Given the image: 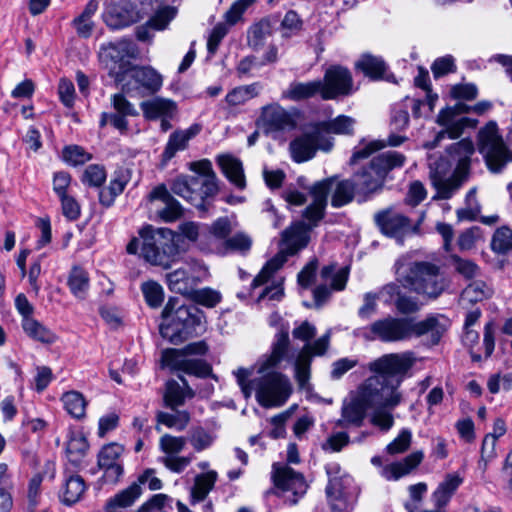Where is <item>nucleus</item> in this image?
Here are the masks:
<instances>
[{"instance_id":"obj_16","label":"nucleus","mask_w":512,"mask_h":512,"mask_svg":"<svg viewBox=\"0 0 512 512\" xmlns=\"http://www.w3.org/2000/svg\"><path fill=\"white\" fill-rule=\"evenodd\" d=\"M491 103L481 101L473 107L464 103H457L453 107L442 109L437 117V123L445 128H475L478 121L464 116L473 109L478 114H483L491 108Z\"/></svg>"},{"instance_id":"obj_23","label":"nucleus","mask_w":512,"mask_h":512,"mask_svg":"<svg viewBox=\"0 0 512 512\" xmlns=\"http://www.w3.org/2000/svg\"><path fill=\"white\" fill-rule=\"evenodd\" d=\"M332 180L325 179L312 185L309 192L313 198L312 203L303 211V217L315 226L323 217L327 205V196L332 188Z\"/></svg>"},{"instance_id":"obj_2","label":"nucleus","mask_w":512,"mask_h":512,"mask_svg":"<svg viewBox=\"0 0 512 512\" xmlns=\"http://www.w3.org/2000/svg\"><path fill=\"white\" fill-rule=\"evenodd\" d=\"M200 235L199 225L195 222L180 224L178 232L168 228L145 227L142 232L143 258L152 265L169 268L180 254L187 250L185 239L199 242Z\"/></svg>"},{"instance_id":"obj_26","label":"nucleus","mask_w":512,"mask_h":512,"mask_svg":"<svg viewBox=\"0 0 512 512\" xmlns=\"http://www.w3.org/2000/svg\"><path fill=\"white\" fill-rule=\"evenodd\" d=\"M132 171L128 167H119L114 171L109 185L101 188L99 191V202L105 206L110 207L117 196L123 193L126 185L130 182Z\"/></svg>"},{"instance_id":"obj_57","label":"nucleus","mask_w":512,"mask_h":512,"mask_svg":"<svg viewBox=\"0 0 512 512\" xmlns=\"http://www.w3.org/2000/svg\"><path fill=\"white\" fill-rule=\"evenodd\" d=\"M256 0H236L232 3L228 11L224 14L225 24L229 27L243 21V15Z\"/></svg>"},{"instance_id":"obj_6","label":"nucleus","mask_w":512,"mask_h":512,"mask_svg":"<svg viewBox=\"0 0 512 512\" xmlns=\"http://www.w3.org/2000/svg\"><path fill=\"white\" fill-rule=\"evenodd\" d=\"M283 247L273 258H271L253 279V289L267 284L273 275L284 265L287 257L294 255L298 250L308 243L307 227L304 223L298 222L282 233Z\"/></svg>"},{"instance_id":"obj_50","label":"nucleus","mask_w":512,"mask_h":512,"mask_svg":"<svg viewBox=\"0 0 512 512\" xmlns=\"http://www.w3.org/2000/svg\"><path fill=\"white\" fill-rule=\"evenodd\" d=\"M196 135V130H175L169 138L163 157L170 160L177 151L186 148L187 143Z\"/></svg>"},{"instance_id":"obj_14","label":"nucleus","mask_w":512,"mask_h":512,"mask_svg":"<svg viewBox=\"0 0 512 512\" xmlns=\"http://www.w3.org/2000/svg\"><path fill=\"white\" fill-rule=\"evenodd\" d=\"M303 120L300 110L285 109L278 103H271L261 108L256 125L258 128H296Z\"/></svg>"},{"instance_id":"obj_44","label":"nucleus","mask_w":512,"mask_h":512,"mask_svg":"<svg viewBox=\"0 0 512 512\" xmlns=\"http://www.w3.org/2000/svg\"><path fill=\"white\" fill-rule=\"evenodd\" d=\"M197 176L180 175L178 176L171 185V190L174 194L184 198L196 206V198L198 184Z\"/></svg>"},{"instance_id":"obj_12","label":"nucleus","mask_w":512,"mask_h":512,"mask_svg":"<svg viewBox=\"0 0 512 512\" xmlns=\"http://www.w3.org/2000/svg\"><path fill=\"white\" fill-rule=\"evenodd\" d=\"M354 87L351 72L344 66L331 65L321 80V98L325 100L338 99L353 94Z\"/></svg>"},{"instance_id":"obj_4","label":"nucleus","mask_w":512,"mask_h":512,"mask_svg":"<svg viewBox=\"0 0 512 512\" xmlns=\"http://www.w3.org/2000/svg\"><path fill=\"white\" fill-rule=\"evenodd\" d=\"M398 281L404 288L431 299L438 298L448 287L441 268L430 262H414L404 274L397 269Z\"/></svg>"},{"instance_id":"obj_13","label":"nucleus","mask_w":512,"mask_h":512,"mask_svg":"<svg viewBox=\"0 0 512 512\" xmlns=\"http://www.w3.org/2000/svg\"><path fill=\"white\" fill-rule=\"evenodd\" d=\"M320 277L322 283L312 291L316 308L322 307L330 299L332 292L345 289L349 278V268L337 269L335 264H330L321 269Z\"/></svg>"},{"instance_id":"obj_39","label":"nucleus","mask_w":512,"mask_h":512,"mask_svg":"<svg viewBox=\"0 0 512 512\" xmlns=\"http://www.w3.org/2000/svg\"><path fill=\"white\" fill-rule=\"evenodd\" d=\"M272 33L273 30L270 20L262 18L248 28L247 44L251 49L258 51L263 48L266 40Z\"/></svg>"},{"instance_id":"obj_51","label":"nucleus","mask_w":512,"mask_h":512,"mask_svg":"<svg viewBox=\"0 0 512 512\" xmlns=\"http://www.w3.org/2000/svg\"><path fill=\"white\" fill-rule=\"evenodd\" d=\"M260 89L261 85L257 82L249 85L238 86L226 95L225 100L230 106L242 105L248 100L256 97L259 94Z\"/></svg>"},{"instance_id":"obj_1","label":"nucleus","mask_w":512,"mask_h":512,"mask_svg":"<svg viewBox=\"0 0 512 512\" xmlns=\"http://www.w3.org/2000/svg\"><path fill=\"white\" fill-rule=\"evenodd\" d=\"M417 358L411 351L385 354L369 363L374 375L368 377L358 388L370 407L396 408L403 402L400 387Z\"/></svg>"},{"instance_id":"obj_18","label":"nucleus","mask_w":512,"mask_h":512,"mask_svg":"<svg viewBox=\"0 0 512 512\" xmlns=\"http://www.w3.org/2000/svg\"><path fill=\"white\" fill-rule=\"evenodd\" d=\"M272 478L275 485L284 492L292 493V498L286 497L290 504H296L298 498L307 490V484L302 474L295 472L285 464L274 463L272 466Z\"/></svg>"},{"instance_id":"obj_35","label":"nucleus","mask_w":512,"mask_h":512,"mask_svg":"<svg viewBox=\"0 0 512 512\" xmlns=\"http://www.w3.org/2000/svg\"><path fill=\"white\" fill-rule=\"evenodd\" d=\"M405 163V156L396 151H389L374 157L369 165L371 169L385 181L387 174L395 169L400 168Z\"/></svg>"},{"instance_id":"obj_37","label":"nucleus","mask_w":512,"mask_h":512,"mask_svg":"<svg viewBox=\"0 0 512 512\" xmlns=\"http://www.w3.org/2000/svg\"><path fill=\"white\" fill-rule=\"evenodd\" d=\"M405 141L402 136L391 135L387 141L385 140H372L368 143H363L356 147L351 158L350 164H355L361 159L369 157L372 153L379 151L386 146H399Z\"/></svg>"},{"instance_id":"obj_25","label":"nucleus","mask_w":512,"mask_h":512,"mask_svg":"<svg viewBox=\"0 0 512 512\" xmlns=\"http://www.w3.org/2000/svg\"><path fill=\"white\" fill-rule=\"evenodd\" d=\"M290 339L287 330L279 331L272 344L270 355L265 357L258 367L259 373H264L272 368H277L284 360H290L289 357Z\"/></svg>"},{"instance_id":"obj_22","label":"nucleus","mask_w":512,"mask_h":512,"mask_svg":"<svg viewBox=\"0 0 512 512\" xmlns=\"http://www.w3.org/2000/svg\"><path fill=\"white\" fill-rule=\"evenodd\" d=\"M368 403L363 399L360 389L350 399L343 401L341 408V417L336 421V426L340 428L360 427L366 416Z\"/></svg>"},{"instance_id":"obj_31","label":"nucleus","mask_w":512,"mask_h":512,"mask_svg":"<svg viewBox=\"0 0 512 512\" xmlns=\"http://www.w3.org/2000/svg\"><path fill=\"white\" fill-rule=\"evenodd\" d=\"M216 162L231 184L240 190L246 188L243 164L239 158L231 154H221L217 156Z\"/></svg>"},{"instance_id":"obj_55","label":"nucleus","mask_w":512,"mask_h":512,"mask_svg":"<svg viewBox=\"0 0 512 512\" xmlns=\"http://www.w3.org/2000/svg\"><path fill=\"white\" fill-rule=\"evenodd\" d=\"M251 247L252 238L245 232H238L225 240L223 255L233 252L246 254Z\"/></svg>"},{"instance_id":"obj_43","label":"nucleus","mask_w":512,"mask_h":512,"mask_svg":"<svg viewBox=\"0 0 512 512\" xmlns=\"http://www.w3.org/2000/svg\"><path fill=\"white\" fill-rule=\"evenodd\" d=\"M409 338L413 335L421 336L427 333H431V338L434 343H437L445 331L444 325H442L436 317H429L423 321L415 323L412 319H409Z\"/></svg>"},{"instance_id":"obj_15","label":"nucleus","mask_w":512,"mask_h":512,"mask_svg":"<svg viewBox=\"0 0 512 512\" xmlns=\"http://www.w3.org/2000/svg\"><path fill=\"white\" fill-rule=\"evenodd\" d=\"M409 319L388 316L374 321L366 330L365 338L382 342H398L409 338Z\"/></svg>"},{"instance_id":"obj_41","label":"nucleus","mask_w":512,"mask_h":512,"mask_svg":"<svg viewBox=\"0 0 512 512\" xmlns=\"http://www.w3.org/2000/svg\"><path fill=\"white\" fill-rule=\"evenodd\" d=\"M21 326L25 334L31 339L43 344H52L56 341V334L34 317L22 319Z\"/></svg>"},{"instance_id":"obj_46","label":"nucleus","mask_w":512,"mask_h":512,"mask_svg":"<svg viewBox=\"0 0 512 512\" xmlns=\"http://www.w3.org/2000/svg\"><path fill=\"white\" fill-rule=\"evenodd\" d=\"M67 284L76 298L85 299L90 287L88 273L83 268L74 266L69 273Z\"/></svg>"},{"instance_id":"obj_24","label":"nucleus","mask_w":512,"mask_h":512,"mask_svg":"<svg viewBox=\"0 0 512 512\" xmlns=\"http://www.w3.org/2000/svg\"><path fill=\"white\" fill-rule=\"evenodd\" d=\"M339 471L340 467L336 463L326 466V472L329 476V482L326 487V495L333 512H343V507L345 505L343 499V490L345 488V483L349 481L348 477H338L337 474Z\"/></svg>"},{"instance_id":"obj_40","label":"nucleus","mask_w":512,"mask_h":512,"mask_svg":"<svg viewBox=\"0 0 512 512\" xmlns=\"http://www.w3.org/2000/svg\"><path fill=\"white\" fill-rule=\"evenodd\" d=\"M321 95V80L309 82H293L288 89L283 92V97L292 101H301Z\"/></svg>"},{"instance_id":"obj_53","label":"nucleus","mask_w":512,"mask_h":512,"mask_svg":"<svg viewBox=\"0 0 512 512\" xmlns=\"http://www.w3.org/2000/svg\"><path fill=\"white\" fill-rule=\"evenodd\" d=\"M449 261L454 270L465 279H472L480 275V267L470 259L462 258L456 254H450Z\"/></svg>"},{"instance_id":"obj_17","label":"nucleus","mask_w":512,"mask_h":512,"mask_svg":"<svg viewBox=\"0 0 512 512\" xmlns=\"http://www.w3.org/2000/svg\"><path fill=\"white\" fill-rule=\"evenodd\" d=\"M330 130H325L329 132ZM324 130H312L290 143L292 158L296 162H304L311 159L317 149L328 152L333 147L330 137L323 135Z\"/></svg>"},{"instance_id":"obj_49","label":"nucleus","mask_w":512,"mask_h":512,"mask_svg":"<svg viewBox=\"0 0 512 512\" xmlns=\"http://www.w3.org/2000/svg\"><path fill=\"white\" fill-rule=\"evenodd\" d=\"M194 393L189 388H183L176 381L172 380L167 382L166 391L164 395V401L167 407L171 410L182 406L185 403L187 397H193Z\"/></svg>"},{"instance_id":"obj_28","label":"nucleus","mask_w":512,"mask_h":512,"mask_svg":"<svg viewBox=\"0 0 512 512\" xmlns=\"http://www.w3.org/2000/svg\"><path fill=\"white\" fill-rule=\"evenodd\" d=\"M143 115L148 120H162V128L166 127L167 119H171L177 113V105L174 101L166 98L156 97L144 101L140 105Z\"/></svg>"},{"instance_id":"obj_63","label":"nucleus","mask_w":512,"mask_h":512,"mask_svg":"<svg viewBox=\"0 0 512 512\" xmlns=\"http://www.w3.org/2000/svg\"><path fill=\"white\" fill-rule=\"evenodd\" d=\"M107 177L104 166L91 164L87 166L82 174L81 181L90 187H101Z\"/></svg>"},{"instance_id":"obj_58","label":"nucleus","mask_w":512,"mask_h":512,"mask_svg":"<svg viewBox=\"0 0 512 512\" xmlns=\"http://www.w3.org/2000/svg\"><path fill=\"white\" fill-rule=\"evenodd\" d=\"M465 207L458 209L456 214L459 220H475L480 213L481 207L476 198V188H472L466 195Z\"/></svg>"},{"instance_id":"obj_56","label":"nucleus","mask_w":512,"mask_h":512,"mask_svg":"<svg viewBox=\"0 0 512 512\" xmlns=\"http://www.w3.org/2000/svg\"><path fill=\"white\" fill-rule=\"evenodd\" d=\"M331 340V331L328 330L324 335L304 345L302 350L299 352L301 356H306L312 361L314 356H324L329 349Z\"/></svg>"},{"instance_id":"obj_60","label":"nucleus","mask_w":512,"mask_h":512,"mask_svg":"<svg viewBox=\"0 0 512 512\" xmlns=\"http://www.w3.org/2000/svg\"><path fill=\"white\" fill-rule=\"evenodd\" d=\"M492 250L505 254L512 251V229L508 227H501L496 230L491 242Z\"/></svg>"},{"instance_id":"obj_47","label":"nucleus","mask_w":512,"mask_h":512,"mask_svg":"<svg viewBox=\"0 0 512 512\" xmlns=\"http://www.w3.org/2000/svg\"><path fill=\"white\" fill-rule=\"evenodd\" d=\"M216 480L217 472L213 470L196 476L190 493L191 502L197 503L203 501L213 489Z\"/></svg>"},{"instance_id":"obj_54","label":"nucleus","mask_w":512,"mask_h":512,"mask_svg":"<svg viewBox=\"0 0 512 512\" xmlns=\"http://www.w3.org/2000/svg\"><path fill=\"white\" fill-rule=\"evenodd\" d=\"M88 447L89 445L82 435L71 437L67 443L66 449L69 461L75 466L80 465L86 455Z\"/></svg>"},{"instance_id":"obj_21","label":"nucleus","mask_w":512,"mask_h":512,"mask_svg":"<svg viewBox=\"0 0 512 512\" xmlns=\"http://www.w3.org/2000/svg\"><path fill=\"white\" fill-rule=\"evenodd\" d=\"M374 220L383 234L398 240L412 230L411 220L392 208L377 212Z\"/></svg>"},{"instance_id":"obj_59","label":"nucleus","mask_w":512,"mask_h":512,"mask_svg":"<svg viewBox=\"0 0 512 512\" xmlns=\"http://www.w3.org/2000/svg\"><path fill=\"white\" fill-rule=\"evenodd\" d=\"M373 409V413L370 418L372 425L378 427L380 430L387 432L394 425V417L392 411L395 408H383V407H370Z\"/></svg>"},{"instance_id":"obj_34","label":"nucleus","mask_w":512,"mask_h":512,"mask_svg":"<svg viewBox=\"0 0 512 512\" xmlns=\"http://www.w3.org/2000/svg\"><path fill=\"white\" fill-rule=\"evenodd\" d=\"M492 288L482 280H475L468 284L461 293L459 304L463 309H470L473 305L490 298Z\"/></svg>"},{"instance_id":"obj_3","label":"nucleus","mask_w":512,"mask_h":512,"mask_svg":"<svg viewBox=\"0 0 512 512\" xmlns=\"http://www.w3.org/2000/svg\"><path fill=\"white\" fill-rule=\"evenodd\" d=\"M177 298H170L162 311V317L169 319L160 326V333L173 344H179L197 335L202 329V312L196 306L176 307Z\"/></svg>"},{"instance_id":"obj_30","label":"nucleus","mask_w":512,"mask_h":512,"mask_svg":"<svg viewBox=\"0 0 512 512\" xmlns=\"http://www.w3.org/2000/svg\"><path fill=\"white\" fill-rule=\"evenodd\" d=\"M423 458L424 454L422 451H415L400 461L383 466L380 474L388 481H397L414 470L422 462Z\"/></svg>"},{"instance_id":"obj_7","label":"nucleus","mask_w":512,"mask_h":512,"mask_svg":"<svg viewBox=\"0 0 512 512\" xmlns=\"http://www.w3.org/2000/svg\"><path fill=\"white\" fill-rule=\"evenodd\" d=\"M261 374L252 380L258 403L265 408L284 405L293 392L288 376L277 371H265Z\"/></svg>"},{"instance_id":"obj_10","label":"nucleus","mask_w":512,"mask_h":512,"mask_svg":"<svg viewBox=\"0 0 512 512\" xmlns=\"http://www.w3.org/2000/svg\"><path fill=\"white\" fill-rule=\"evenodd\" d=\"M498 130H479V151L483 155L488 168L499 172L508 162L512 161V153Z\"/></svg>"},{"instance_id":"obj_11","label":"nucleus","mask_w":512,"mask_h":512,"mask_svg":"<svg viewBox=\"0 0 512 512\" xmlns=\"http://www.w3.org/2000/svg\"><path fill=\"white\" fill-rule=\"evenodd\" d=\"M187 444V438L184 436H174L169 433L163 434L159 438V450L163 456L159 458L165 468L173 473H182L192 462L193 455L181 456Z\"/></svg>"},{"instance_id":"obj_33","label":"nucleus","mask_w":512,"mask_h":512,"mask_svg":"<svg viewBox=\"0 0 512 512\" xmlns=\"http://www.w3.org/2000/svg\"><path fill=\"white\" fill-rule=\"evenodd\" d=\"M463 483V478L457 473L447 474L442 482L431 495L434 506L438 509L444 508L450 502L452 496Z\"/></svg>"},{"instance_id":"obj_29","label":"nucleus","mask_w":512,"mask_h":512,"mask_svg":"<svg viewBox=\"0 0 512 512\" xmlns=\"http://www.w3.org/2000/svg\"><path fill=\"white\" fill-rule=\"evenodd\" d=\"M353 181L357 187L358 201H366L371 195L382 190L384 180L368 165L354 175Z\"/></svg>"},{"instance_id":"obj_45","label":"nucleus","mask_w":512,"mask_h":512,"mask_svg":"<svg viewBox=\"0 0 512 512\" xmlns=\"http://www.w3.org/2000/svg\"><path fill=\"white\" fill-rule=\"evenodd\" d=\"M355 66L362 71L365 76L373 80L385 78L387 67L380 57L365 54L356 62Z\"/></svg>"},{"instance_id":"obj_64","label":"nucleus","mask_w":512,"mask_h":512,"mask_svg":"<svg viewBox=\"0 0 512 512\" xmlns=\"http://www.w3.org/2000/svg\"><path fill=\"white\" fill-rule=\"evenodd\" d=\"M303 26V21L294 10H289L281 21L280 29L283 38L297 35Z\"/></svg>"},{"instance_id":"obj_42","label":"nucleus","mask_w":512,"mask_h":512,"mask_svg":"<svg viewBox=\"0 0 512 512\" xmlns=\"http://www.w3.org/2000/svg\"><path fill=\"white\" fill-rule=\"evenodd\" d=\"M168 287L172 292L189 296L196 285L188 270L181 267L167 274Z\"/></svg>"},{"instance_id":"obj_52","label":"nucleus","mask_w":512,"mask_h":512,"mask_svg":"<svg viewBox=\"0 0 512 512\" xmlns=\"http://www.w3.org/2000/svg\"><path fill=\"white\" fill-rule=\"evenodd\" d=\"M65 410L74 418L80 419L85 415L86 401L78 391H69L61 398Z\"/></svg>"},{"instance_id":"obj_9","label":"nucleus","mask_w":512,"mask_h":512,"mask_svg":"<svg viewBox=\"0 0 512 512\" xmlns=\"http://www.w3.org/2000/svg\"><path fill=\"white\" fill-rule=\"evenodd\" d=\"M124 80L118 81L123 92L129 95L154 94L163 84L162 76L151 67L131 66L123 75Z\"/></svg>"},{"instance_id":"obj_62","label":"nucleus","mask_w":512,"mask_h":512,"mask_svg":"<svg viewBox=\"0 0 512 512\" xmlns=\"http://www.w3.org/2000/svg\"><path fill=\"white\" fill-rule=\"evenodd\" d=\"M196 303L208 308H213L221 302V293L212 288L194 289L189 295Z\"/></svg>"},{"instance_id":"obj_38","label":"nucleus","mask_w":512,"mask_h":512,"mask_svg":"<svg viewBox=\"0 0 512 512\" xmlns=\"http://www.w3.org/2000/svg\"><path fill=\"white\" fill-rule=\"evenodd\" d=\"M333 182L332 188L329 192H332L331 204L333 207L339 208L350 203L354 196L357 195V187L353 179H345L336 181L330 178Z\"/></svg>"},{"instance_id":"obj_19","label":"nucleus","mask_w":512,"mask_h":512,"mask_svg":"<svg viewBox=\"0 0 512 512\" xmlns=\"http://www.w3.org/2000/svg\"><path fill=\"white\" fill-rule=\"evenodd\" d=\"M144 12L131 1L108 5L103 12V21L112 30L128 27L143 18Z\"/></svg>"},{"instance_id":"obj_27","label":"nucleus","mask_w":512,"mask_h":512,"mask_svg":"<svg viewBox=\"0 0 512 512\" xmlns=\"http://www.w3.org/2000/svg\"><path fill=\"white\" fill-rule=\"evenodd\" d=\"M149 476H151L150 471H145L141 474L136 482H133L126 489L120 491L113 497H111L106 504L107 512H115L117 508H127L132 506L135 501L140 497L142 493L141 485L145 484L148 480Z\"/></svg>"},{"instance_id":"obj_8","label":"nucleus","mask_w":512,"mask_h":512,"mask_svg":"<svg viewBox=\"0 0 512 512\" xmlns=\"http://www.w3.org/2000/svg\"><path fill=\"white\" fill-rule=\"evenodd\" d=\"M137 55L136 44L126 38L102 44L98 53L100 62L109 70V74L116 82L124 80L123 75L132 66L130 60Z\"/></svg>"},{"instance_id":"obj_32","label":"nucleus","mask_w":512,"mask_h":512,"mask_svg":"<svg viewBox=\"0 0 512 512\" xmlns=\"http://www.w3.org/2000/svg\"><path fill=\"white\" fill-rule=\"evenodd\" d=\"M123 452V447L112 443L104 446L98 455V465L105 470L107 478L117 480L122 472V467L117 463L118 458Z\"/></svg>"},{"instance_id":"obj_36","label":"nucleus","mask_w":512,"mask_h":512,"mask_svg":"<svg viewBox=\"0 0 512 512\" xmlns=\"http://www.w3.org/2000/svg\"><path fill=\"white\" fill-rule=\"evenodd\" d=\"M191 420V415L187 410H178L175 408L171 412L158 411L156 414L155 429L161 431L160 425H164L169 429L183 431L187 428Z\"/></svg>"},{"instance_id":"obj_20","label":"nucleus","mask_w":512,"mask_h":512,"mask_svg":"<svg viewBox=\"0 0 512 512\" xmlns=\"http://www.w3.org/2000/svg\"><path fill=\"white\" fill-rule=\"evenodd\" d=\"M162 364L172 370L183 371L197 377H207L212 372L211 366L201 359L183 357L178 349H167L162 353Z\"/></svg>"},{"instance_id":"obj_48","label":"nucleus","mask_w":512,"mask_h":512,"mask_svg":"<svg viewBox=\"0 0 512 512\" xmlns=\"http://www.w3.org/2000/svg\"><path fill=\"white\" fill-rule=\"evenodd\" d=\"M86 490L83 478L79 475L67 477L64 487L61 491V501L66 505H72L80 500Z\"/></svg>"},{"instance_id":"obj_61","label":"nucleus","mask_w":512,"mask_h":512,"mask_svg":"<svg viewBox=\"0 0 512 512\" xmlns=\"http://www.w3.org/2000/svg\"><path fill=\"white\" fill-rule=\"evenodd\" d=\"M198 181L200 182L198 184L197 192V198H196V207H202L204 200L206 198L212 197L218 192V184H217V177L216 175L201 178L198 177Z\"/></svg>"},{"instance_id":"obj_5","label":"nucleus","mask_w":512,"mask_h":512,"mask_svg":"<svg viewBox=\"0 0 512 512\" xmlns=\"http://www.w3.org/2000/svg\"><path fill=\"white\" fill-rule=\"evenodd\" d=\"M452 148L454 153L459 155L458 166L450 177H446L447 165L443 161L432 170L431 179L433 186L437 190L433 199L451 198L462 185V179L467 178L469 158L474 152L473 143L468 139H463Z\"/></svg>"}]
</instances>
